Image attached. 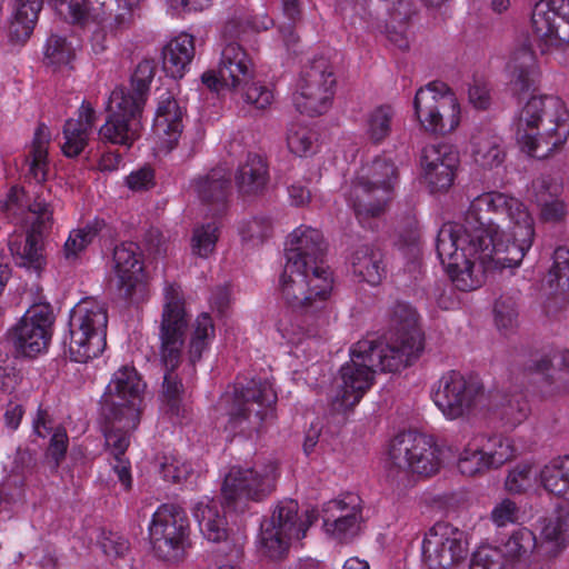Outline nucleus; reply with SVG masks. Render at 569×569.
I'll list each match as a JSON object with an SVG mask.
<instances>
[{
  "label": "nucleus",
  "instance_id": "nucleus-33",
  "mask_svg": "<svg viewBox=\"0 0 569 569\" xmlns=\"http://www.w3.org/2000/svg\"><path fill=\"white\" fill-rule=\"evenodd\" d=\"M100 413L106 446L110 455L113 459L124 458L130 446L131 432L138 428L140 417H137V421L131 426V421H127V415L114 412L113 406L102 407Z\"/></svg>",
  "mask_w": 569,
  "mask_h": 569
},
{
  "label": "nucleus",
  "instance_id": "nucleus-13",
  "mask_svg": "<svg viewBox=\"0 0 569 569\" xmlns=\"http://www.w3.org/2000/svg\"><path fill=\"white\" fill-rule=\"evenodd\" d=\"M299 505L296 500L279 501L270 519L260 526V545L266 556L280 559L289 549L290 540L306 537L309 527L318 519L316 510H307L305 519L298 515Z\"/></svg>",
  "mask_w": 569,
  "mask_h": 569
},
{
  "label": "nucleus",
  "instance_id": "nucleus-30",
  "mask_svg": "<svg viewBox=\"0 0 569 569\" xmlns=\"http://www.w3.org/2000/svg\"><path fill=\"white\" fill-rule=\"evenodd\" d=\"M485 410L499 420L505 429L512 430L528 418L531 409L527 395L522 390H515L490 391L486 395Z\"/></svg>",
  "mask_w": 569,
  "mask_h": 569
},
{
  "label": "nucleus",
  "instance_id": "nucleus-62",
  "mask_svg": "<svg viewBox=\"0 0 569 569\" xmlns=\"http://www.w3.org/2000/svg\"><path fill=\"white\" fill-rule=\"evenodd\" d=\"M495 321L498 328H511L517 321L518 312L516 305L510 299L499 298L493 308Z\"/></svg>",
  "mask_w": 569,
  "mask_h": 569
},
{
  "label": "nucleus",
  "instance_id": "nucleus-43",
  "mask_svg": "<svg viewBox=\"0 0 569 569\" xmlns=\"http://www.w3.org/2000/svg\"><path fill=\"white\" fill-rule=\"evenodd\" d=\"M472 440L479 446L480 452L492 469L499 468L515 456V447L511 440L502 435L479 433Z\"/></svg>",
  "mask_w": 569,
  "mask_h": 569
},
{
  "label": "nucleus",
  "instance_id": "nucleus-50",
  "mask_svg": "<svg viewBox=\"0 0 569 569\" xmlns=\"http://www.w3.org/2000/svg\"><path fill=\"white\" fill-rule=\"evenodd\" d=\"M318 133L308 126L292 123L287 133L289 150L298 157H307L316 152Z\"/></svg>",
  "mask_w": 569,
  "mask_h": 569
},
{
  "label": "nucleus",
  "instance_id": "nucleus-31",
  "mask_svg": "<svg viewBox=\"0 0 569 569\" xmlns=\"http://www.w3.org/2000/svg\"><path fill=\"white\" fill-rule=\"evenodd\" d=\"M509 89L518 99L536 90L539 68L531 46L522 43L516 48L508 63Z\"/></svg>",
  "mask_w": 569,
  "mask_h": 569
},
{
  "label": "nucleus",
  "instance_id": "nucleus-54",
  "mask_svg": "<svg viewBox=\"0 0 569 569\" xmlns=\"http://www.w3.org/2000/svg\"><path fill=\"white\" fill-rule=\"evenodd\" d=\"M458 469L462 475L472 477L492 469V467L480 452L479 446L471 439L459 456Z\"/></svg>",
  "mask_w": 569,
  "mask_h": 569
},
{
  "label": "nucleus",
  "instance_id": "nucleus-20",
  "mask_svg": "<svg viewBox=\"0 0 569 569\" xmlns=\"http://www.w3.org/2000/svg\"><path fill=\"white\" fill-rule=\"evenodd\" d=\"M463 531L450 523L437 522L425 535L421 551L428 569H448L468 555Z\"/></svg>",
  "mask_w": 569,
  "mask_h": 569
},
{
  "label": "nucleus",
  "instance_id": "nucleus-45",
  "mask_svg": "<svg viewBox=\"0 0 569 569\" xmlns=\"http://www.w3.org/2000/svg\"><path fill=\"white\" fill-rule=\"evenodd\" d=\"M157 71V62L154 59L141 60L131 74L130 84L131 91H126L123 94L130 97L139 108L143 109L150 92V84Z\"/></svg>",
  "mask_w": 569,
  "mask_h": 569
},
{
  "label": "nucleus",
  "instance_id": "nucleus-32",
  "mask_svg": "<svg viewBox=\"0 0 569 569\" xmlns=\"http://www.w3.org/2000/svg\"><path fill=\"white\" fill-rule=\"evenodd\" d=\"M186 112V107L181 106L170 91H164L158 97L153 129L159 137L164 139L169 150L178 144L183 130Z\"/></svg>",
  "mask_w": 569,
  "mask_h": 569
},
{
  "label": "nucleus",
  "instance_id": "nucleus-19",
  "mask_svg": "<svg viewBox=\"0 0 569 569\" xmlns=\"http://www.w3.org/2000/svg\"><path fill=\"white\" fill-rule=\"evenodd\" d=\"M254 79V63L247 50L236 41L227 42L220 53L214 70L201 76L202 83L210 90L237 91L241 86Z\"/></svg>",
  "mask_w": 569,
  "mask_h": 569
},
{
  "label": "nucleus",
  "instance_id": "nucleus-29",
  "mask_svg": "<svg viewBox=\"0 0 569 569\" xmlns=\"http://www.w3.org/2000/svg\"><path fill=\"white\" fill-rule=\"evenodd\" d=\"M519 357L522 366V381L537 383V389L543 397L560 391L550 370L552 369V361L559 359L561 369L569 371V350L555 353L552 357L550 353L528 350Z\"/></svg>",
  "mask_w": 569,
  "mask_h": 569
},
{
  "label": "nucleus",
  "instance_id": "nucleus-14",
  "mask_svg": "<svg viewBox=\"0 0 569 569\" xmlns=\"http://www.w3.org/2000/svg\"><path fill=\"white\" fill-rule=\"evenodd\" d=\"M413 109L420 127L430 134L445 136L460 124V104L445 82L432 81L418 89Z\"/></svg>",
  "mask_w": 569,
  "mask_h": 569
},
{
  "label": "nucleus",
  "instance_id": "nucleus-28",
  "mask_svg": "<svg viewBox=\"0 0 569 569\" xmlns=\"http://www.w3.org/2000/svg\"><path fill=\"white\" fill-rule=\"evenodd\" d=\"M200 202L213 217L223 216L230 206L231 173L223 166H217L196 176L190 183Z\"/></svg>",
  "mask_w": 569,
  "mask_h": 569
},
{
  "label": "nucleus",
  "instance_id": "nucleus-9",
  "mask_svg": "<svg viewBox=\"0 0 569 569\" xmlns=\"http://www.w3.org/2000/svg\"><path fill=\"white\" fill-rule=\"evenodd\" d=\"M108 307L93 297L81 299L70 311L68 351L71 361L86 363L107 347Z\"/></svg>",
  "mask_w": 569,
  "mask_h": 569
},
{
  "label": "nucleus",
  "instance_id": "nucleus-27",
  "mask_svg": "<svg viewBox=\"0 0 569 569\" xmlns=\"http://www.w3.org/2000/svg\"><path fill=\"white\" fill-rule=\"evenodd\" d=\"M361 499L348 493L323 505L322 525L326 532L340 542L352 539L359 531L362 519Z\"/></svg>",
  "mask_w": 569,
  "mask_h": 569
},
{
  "label": "nucleus",
  "instance_id": "nucleus-17",
  "mask_svg": "<svg viewBox=\"0 0 569 569\" xmlns=\"http://www.w3.org/2000/svg\"><path fill=\"white\" fill-rule=\"evenodd\" d=\"M109 114L99 130L103 143H111L130 149L140 138L143 109L123 94L122 89H114L108 101Z\"/></svg>",
  "mask_w": 569,
  "mask_h": 569
},
{
  "label": "nucleus",
  "instance_id": "nucleus-53",
  "mask_svg": "<svg viewBox=\"0 0 569 569\" xmlns=\"http://www.w3.org/2000/svg\"><path fill=\"white\" fill-rule=\"evenodd\" d=\"M237 91H241V98L244 103L258 111L268 109L274 100L273 90L260 81L251 80L248 84L241 86Z\"/></svg>",
  "mask_w": 569,
  "mask_h": 569
},
{
  "label": "nucleus",
  "instance_id": "nucleus-26",
  "mask_svg": "<svg viewBox=\"0 0 569 569\" xmlns=\"http://www.w3.org/2000/svg\"><path fill=\"white\" fill-rule=\"evenodd\" d=\"M420 164L422 179L430 192H443L456 179L459 152L449 143L429 144L422 149Z\"/></svg>",
  "mask_w": 569,
  "mask_h": 569
},
{
  "label": "nucleus",
  "instance_id": "nucleus-56",
  "mask_svg": "<svg viewBox=\"0 0 569 569\" xmlns=\"http://www.w3.org/2000/svg\"><path fill=\"white\" fill-rule=\"evenodd\" d=\"M68 447L69 438L67 430L62 426L56 427L44 452L46 459L49 461L52 470L57 471L62 461L66 459Z\"/></svg>",
  "mask_w": 569,
  "mask_h": 569
},
{
  "label": "nucleus",
  "instance_id": "nucleus-52",
  "mask_svg": "<svg viewBox=\"0 0 569 569\" xmlns=\"http://www.w3.org/2000/svg\"><path fill=\"white\" fill-rule=\"evenodd\" d=\"M162 478L176 485H183L191 480L194 475L193 465L180 456L166 457L161 465Z\"/></svg>",
  "mask_w": 569,
  "mask_h": 569
},
{
  "label": "nucleus",
  "instance_id": "nucleus-49",
  "mask_svg": "<svg viewBox=\"0 0 569 569\" xmlns=\"http://www.w3.org/2000/svg\"><path fill=\"white\" fill-rule=\"evenodd\" d=\"M541 537L545 543L551 545L550 551L559 552L565 549L569 542V512H560L547 519Z\"/></svg>",
  "mask_w": 569,
  "mask_h": 569
},
{
  "label": "nucleus",
  "instance_id": "nucleus-25",
  "mask_svg": "<svg viewBox=\"0 0 569 569\" xmlns=\"http://www.w3.org/2000/svg\"><path fill=\"white\" fill-rule=\"evenodd\" d=\"M57 12L64 20L87 27L90 23L110 32H118L130 27L132 22V8H123L122 12L117 14L108 13L104 3L98 10L92 7L90 0H53Z\"/></svg>",
  "mask_w": 569,
  "mask_h": 569
},
{
  "label": "nucleus",
  "instance_id": "nucleus-37",
  "mask_svg": "<svg viewBox=\"0 0 569 569\" xmlns=\"http://www.w3.org/2000/svg\"><path fill=\"white\" fill-rule=\"evenodd\" d=\"M56 8L53 0H49ZM43 0H14L13 16L9 27V40L23 44L31 37L42 9Z\"/></svg>",
  "mask_w": 569,
  "mask_h": 569
},
{
  "label": "nucleus",
  "instance_id": "nucleus-23",
  "mask_svg": "<svg viewBox=\"0 0 569 569\" xmlns=\"http://www.w3.org/2000/svg\"><path fill=\"white\" fill-rule=\"evenodd\" d=\"M536 547L535 533L521 527L513 530L500 548L480 546L472 553L469 569H503L506 561L525 562Z\"/></svg>",
  "mask_w": 569,
  "mask_h": 569
},
{
  "label": "nucleus",
  "instance_id": "nucleus-2",
  "mask_svg": "<svg viewBox=\"0 0 569 569\" xmlns=\"http://www.w3.org/2000/svg\"><path fill=\"white\" fill-rule=\"evenodd\" d=\"M326 247L320 230L300 226L286 242V259L280 276V292L288 310L277 329L288 343L299 345L316 338L328 322L327 301L332 291V272L323 263Z\"/></svg>",
  "mask_w": 569,
  "mask_h": 569
},
{
  "label": "nucleus",
  "instance_id": "nucleus-7",
  "mask_svg": "<svg viewBox=\"0 0 569 569\" xmlns=\"http://www.w3.org/2000/svg\"><path fill=\"white\" fill-rule=\"evenodd\" d=\"M398 178V168L385 154L362 163L356 172L346 199L362 228L375 230L378 227L393 197Z\"/></svg>",
  "mask_w": 569,
  "mask_h": 569
},
{
  "label": "nucleus",
  "instance_id": "nucleus-47",
  "mask_svg": "<svg viewBox=\"0 0 569 569\" xmlns=\"http://www.w3.org/2000/svg\"><path fill=\"white\" fill-rule=\"evenodd\" d=\"M552 264L548 270L547 282L557 295L569 291V248L558 246L552 253Z\"/></svg>",
  "mask_w": 569,
  "mask_h": 569
},
{
  "label": "nucleus",
  "instance_id": "nucleus-18",
  "mask_svg": "<svg viewBox=\"0 0 569 569\" xmlns=\"http://www.w3.org/2000/svg\"><path fill=\"white\" fill-rule=\"evenodd\" d=\"M531 32L542 53L569 43V0H538L531 11Z\"/></svg>",
  "mask_w": 569,
  "mask_h": 569
},
{
  "label": "nucleus",
  "instance_id": "nucleus-8",
  "mask_svg": "<svg viewBox=\"0 0 569 569\" xmlns=\"http://www.w3.org/2000/svg\"><path fill=\"white\" fill-rule=\"evenodd\" d=\"M277 395L268 378L238 377L231 406L228 410L226 431L232 437L250 436L273 415Z\"/></svg>",
  "mask_w": 569,
  "mask_h": 569
},
{
  "label": "nucleus",
  "instance_id": "nucleus-1",
  "mask_svg": "<svg viewBox=\"0 0 569 569\" xmlns=\"http://www.w3.org/2000/svg\"><path fill=\"white\" fill-rule=\"evenodd\" d=\"M535 234L533 218L518 198L489 191L470 202L463 224H442L436 251L455 287L467 292L481 287L489 270L518 267Z\"/></svg>",
  "mask_w": 569,
  "mask_h": 569
},
{
  "label": "nucleus",
  "instance_id": "nucleus-5",
  "mask_svg": "<svg viewBox=\"0 0 569 569\" xmlns=\"http://www.w3.org/2000/svg\"><path fill=\"white\" fill-rule=\"evenodd\" d=\"M188 325L189 317L180 286L166 283L159 327L160 361L166 369L161 399L166 412L176 418L183 413L182 393L184 388L181 379L176 375V370L181 363Z\"/></svg>",
  "mask_w": 569,
  "mask_h": 569
},
{
  "label": "nucleus",
  "instance_id": "nucleus-11",
  "mask_svg": "<svg viewBox=\"0 0 569 569\" xmlns=\"http://www.w3.org/2000/svg\"><path fill=\"white\" fill-rule=\"evenodd\" d=\"M431 397L448 420L467 418L486 407V391L480 378L458 370L446 371L435 385Z\"/></svg>",
  "mask_w": 569,
  "mask_h": 569
},
{
  "label": "nucleus",
  "instance_id": "nucleus-15",
  "mask_svg": "<svg viewBox=\"0 0 569 569\" xmlns=\"http://www.w3.org/2000/svg\"><path fill=\"white\" fill-rule=\"evenodd\" d=\"M337 79L333 68L325 57H317L305 64L297 81L292 102L301 114L317 117L326 113L336 91Z\"/></svg>",
  "mask_w": 569,
  "mask_h": 569
},
{
  "label": "nucleus",
  "instance_id": "nucleus-46",
  "mask_svg": "<svg viewBox=\"0 0 569 569\" xmlns=\"http://www.w3.org/2000/svg\"><path fill=\"white\" fill-rule=\"evenodd\" d=\"M395 114L390 104L376 107L368 113L365 132L372 144H381L390 136Z\"/></svg>",
  "mask_w": 569,
  "mask_h": 569
},
{
  "label": "nucleus",
  "instance_id": "nucleus-24",
  "mask_svg": "<svg viewBox=\"0 0 569 569\" xmlns=\"http://www.w3.org/2000/svg\"><path fill=\"white\" fill-rule=\"evenodd\" d=\"M146 383L133 367H122L117 370L107 387L101 400V408L113 406L114 412L127 415L131 426L141 415L142 395Z\"/></svg>",
  "mask_w": 569,
  "mask_h": 569
},
{
  "label": "nucleus",
  "instance_id": "nucleus-44",
  "mask_svg": "<svg viewBox=\"0 0 569 569\" xmlns=\"http://www.w3.org/2000/svg\"><path fill=\"white\" fill-rule=\"evenodd\" d=\"M216 336V328L208 312L200 313L193 323V330L188 346L189 361L196 366L202 358V353L210 348Z\"/></svg>",
  "mask_w": 569,
  "mask_h": 569
},
{
  "label": "nucleus",
  "instance_id": "nucleus-64",
  "mask_svg": "<svg viewBox=\"0 0 569 569\" xmlns=\"http://www.w3.org/2000/svg\"><path fill=\"white\" fill-rule=\"evenodd\" d=\"M154 184V171L150 167H143L132 171L127 177V186L133 191L148 190Z\"/></svg>",
  "mask_w": 569,
  "mask_h": 569
},
{
  "label": "nucleus",
  "instance_id": "nucleus-16",
  "mask_svg": "<svg viewBox=\"0 0 569 569\" xmlns=\"http://www.w3.org/2000/svg\"><path fill=\"white\" fill-rule=\"evenodd\" d=\"M28 211L30 228L26 234H12L8 240V247L17 266L39 271L44 263L42 238L53 222V209L43 190L37 193Z\"/></svg>",
  "mask_w": 569,
  "mask_h": 569
},
{
  "label": "nucleus",
  "instance_id": "nucleus-41",
  "mask_svg": "<svg viewBox=\"0 0 569 569\" xmlns=\"http://www.w3.org/2000/svg\"><path fill=\"white\" fill-rule=\"evenodd\" d=\"M551 183L545 179H536L532 181L530 196L532 200L541 207L540 216L546 222H559L566 217V204L563 201L553 199L555 192L551 191Z\"/></svg>",
  "mask_w": 569,
  "mask_h": 569
},
{
  "label": "nucleus",
  "instance_id": "nucleus-21",
  "mask_svg": "<svg viewBox=\"0 0 569 569\" xmlns=\"http://www.w3.org/2000/svg\"><path fill=\"white\" fill-rule=\"evenodd\" d=\"M52 323L53 318L49 306H32L9 330L8 340L18 355L34 357L47 349L51 339Z\"/></svg>",
  "mask_w": 569,
  "mask_h": 569
},
{
  "label": "nucleus",
  "instance_id": "nucleus-38",
  "mask_svg": "<svg viewBox=\"0 0 569 569\" xmlns=\"http://www.w3.org/2000/svg\"><path fill=\"white\" fill-rule=\"evenodd\" d=\"M472 157L477 164L492 169L502 164L506 158L502 138L490 130L472 136Z\"/></svg>",
  "mask_w": 569,
  "mask_h": 569
},
{
  "label": "nucleus",
  "instance_id": "nucleus-63",
  "mask_svg": "<svg viewBox=\"0 0 569 569\" xmlns=\"http://www.w3.org/2000/svg\"><path fill=\"white\" fill-rule=\"evenodd\" d=\"M469 102L478 110H487L491 104L490 88L480 79H473L468 89Z\"/></svg>",
  "mask_w": 569,
  "mask_h": 569
},
{
  "label": "nucleus",
  "instance_id": "nucleus-35",
  "mask_svg": "<svg viewBox=\"0 0 569 569\" xmlns=\"http://www.w3.org/2000/svg\"><path fill=\"white\" fill-rule=\"evenodd\" d=\"M238 192L242 197L258 196L263 192L269 181L266 159L257 153H248L234 174Z\"/></svg>",
  "mask_w": 569,
  "mask_h": 569
},
{
  "label": "nucleus",
  "instance_id": "nucleus-22",
  "mask_svg": "<svg viewBox=\"0 0 569 569\" xmlns=\"http://www.w3.org/2000/svg\"><path fill=\"white\" fill-rule=\"evenodd\" d=\"M114 272L121 296L131 303H140L148 296L143 280V252L133 241H123L113 249Z\"/></svg>",
  "mask_w": 569,
  "mask_h": 569
},
{
  "label": "nucleus",
  "instance_id": "nucleus-12",
  "mask_svg": "<svg viewBox=\"0 0 569 569\" xmlns=\"http://www.w3.org/2000/svg\"><path fill=\"white\" fill-rule=\"evenodd\" d=\"M148 538L156 558L167 562L183 559L190 546V521L177 503H161L148 526Z\"/></svg>",
  "mask_w": 569,
  "mask_h": 569
},
{
  "label": "nucleus",
  "instance_id": "nucleus-34",
  "mask_svg": "<svg viewBox=\"0 0 569 569\" xmlns=\"http://www.w3.org/2000/svg\"><path fill=\"white\" fill-rule=\"evenodd\" d=\"M353 274L372 287L379 286L387 277V266L383 253L371 244H361L353 250L350 257Z\"/></svg>",
  "mask_w": 569,
  "mask_h": 569
},
{
  "label": "nucleus",
  "instance_id": "nucleus-40",
  "mask_svg": "<svg viewBox=\"0 0 569 569\" xmlns=\"http://www.w3.org/2000/svg\"><path fill=\"white\" fill-rule=\"evenodd\" d=\"M539 480L546 491L569 501V455L558 456L546 463Z\"/></svg>",
  "mask_w": 569,
  "mask_h": 569
},
{
  "label": "nucleus",
  "instance_id": "nucleus-57",
  "mask_svg": "<svg viewBox=\"0 0 569 569\" xmlns=\"http://www.w3.org/2000/svg\"><path fill=\"white\" fill-rule=\"evenodd\" d=\"M272 232V223L267 216H257L249 220H243L239 226V233L243 241L262 242L269 238Z\"/></svg>",
  "mask_w": 569,
  "mask_h": 569
},
{
  "label": "nucleus",
  "instance_id": "nucleus-4",
  "mask_svg": "<svg viewBox=\"0 0 569 569\" xmlns=\"http://www.w3.org/2000/svg\"><path fill=\"white\" fill-rule=\"evenodd\" d=\"M278 466L274 461L254 465L251 468L231 467L223 479L221 496L223 506L214 499H202L193 507V517L202 536L212 542L228 538V521L223 508L243 511L246 502H259L276 487Z\"/></svg>",
  "mask_w": 569,
  "mask_h": 569
},
{
  "label": "nucleus",
  "instance_id": "nucleus-10",
  "mask_svg": "<svg viewBox=\"0 0 569 569\" xmlns=\"http://www.w3.org/2000/svg\"><path fill=\"white\" fill-rule=\"evenodd\" d=\"M441 449L432 436L408 430L396 435L388 448L389 473L436 475L441 467Z\"/></svg>",
  "mask_w": 569,
  "mask_h": 569
},
{
  "label": "nucleus",
  "instance_id": "nucleus-55",
  "mask_svg": "<svg viewBox=\"0 0 569 569\" xmlns=\"http://www.w3.org/2000/svg\"><path fill=\"white\" fill-rule=\"evenodd\" d=\"M44 57L49 64L67 66L74 58V49L64 37L52 34L47 41Z\"/></svg>",
  "mask_w": 569,
  "mask_h": 569
},
{
  "label": "nucleus",
  "instance_id": "nucleus-59",
  "mask_svg": "<svg viewBox=\"0 0 569 569\" xmlns=\"http://www.w3.org/2000/svg\"><path fill=\"white\" fill-rule=\"evenodd\" d=\"M247 26H250L251 28L256 29L257 31L260 30H268L273 26V20L269 17H264L260 24L257 23V21L253 20H244L239 17H232L226 21V23L222 27L221 33L222 37L226 40L232 41L233 39H237L240 37L242 32H244Z\"/></svg>",
  "mask_w": 569,
  "mask_h": 569
},
{
  "label": "nucleus",
  "instance_id": "nucleus-36",
  "mask_svg": "<svg viewBox=\"0 0 569 569\" xmlns=\"http://www.w3.org/2000/svg\"><path fill=\"white\" fill-rule=\"evenodd\" d=\"M194 53V37L192 34L182 32L173 38L162 49V66L167 76L181 79L189 69Z\"/></svg>",
  "mask_w": 569,
  "mask_h": 569
},
{
  "label": "nucleus",
  "instance_id": "nucleus-60",
  "mask_svg": "<svg viewBox=\"0 0 569 569\" xmlns=\"http://www.w3.org/2000/svg\"><path fill=\"white\" fill-rule=\"evenodd\" d=\"M531 465H518L508 475L506 479V489L511 493H521L531 486Z\"/></svg>",
  "mask_w": 569,
  "mask_h": 569
},
{
  "label": "nucleus",
  "instance_id": "nucleus-51",
  "mask_svg": "<svg viewBox=\"0 0 569 569\" xmlns=\"http://www.w3.org/2000/svg\"><path fill=\"white\" fill-rule=\"evenodd\" d=\"M90 131L82 128L79 121L67 120L63 126L64 142L61 146L62 152L68 158L78 157L88 144Z\"/></svg>",
  "mask_w": 569,
  "mask_h": 569
},
{
  "label": "nucleus",
  "instance_id": "nucleus-58",
  "mask_svg": "<svg viewBox=\"0 0 569 569\" xmlns=\"http://www.w3.org/2000/svg\"><path fill=\"white\" fill-rule=\"evenodd\" d=\"M281 2L283 14L289 23L280 27V32L284 44L290 49L299 39L295 31V24L301 17V3L300 0H281Z\"/></svg>",
  "mask_w": 569,
  "mask_h": 569
},
{
  "label": "nucleus",
  "instance_id": "nucleus-42",
  "mask_svg": "<svg viewBox=\"0 0 569 569\" xmlns=\"http://www.w3.org/2000/svg\"><path fill=\"white\" fill-rule=\"evenodd\" d=\"M107 226L103 219L94 218L83 227L71 230L63 246L64 258L70 262L77 261Z\"/></svg>",
  "mask_w": 569,
  "mask_h": 569
},
{
  "label": "nucleus",
  "instance_id": "nucleus-61",
  "mask_svg": "<svg viewBox=\"0 0 569 569\" xmlns=\"http://www.w3.org/2000/svg\"><path fill=\"white\" fill-rule=\"evenodd\" d=\"M520 509L511 499H503L497 503L491 511V520L497 527L517 523Z\"/></svg>",
  "mask_w": 569,
  "mask_h": 569
},
{
  "label": "nucleus",
  "instance_id": "nucleus-48",
  "mask_svg": "<svg viewBox=\"0 0 569 569\" xmlns=\"http://www.w3.org/2000/svg\"><path fill=\"white\" fill-rule=\"evenodd\" d=\"M219 237L220 227L216 221L196 226L190 240L192 254L202 259L209 258L216 251Z\"/></svg>",
  "mask_w": 569,
  "mask_h": 569
},
{
  "label": "nucleus",
  "instance_id": "nucleus-39",
  "mask_svg": "<svg viewBox=\"0 0 569 569\" xmlns=\"http://www.w3.org/2000/svg\"><path fill=\"white\" fill-rule=\"evenodd\" d=\"M50 140V129L44 123H39L36 128L31 148L26 159L29 164L28 173L38 184H42L48 179V147Z\"/></svg>",
  "mask_w": 569,
  "mask_h": 569
},
{
  "label": "nucleus",
  "instance_id": "nucleus-6",
  "mask_svg": "<svg viewBox=\"0 0 569 569\" xmlns=\"http://www.w3.org/2000/svg\"><path fill=\"white\" fill-rule=\"evenodd\" d=\"M569 112L557 96H531L513 120L517 142L528 156L545 159L569 138Z\"/></svg>",
  "mask_w": 569,
  "mask_h": 569
},
{
  "label": "nucleus",
  "instance_id": "nucleus-3",
  "mask_svg": "<svg viewBox=\"0 0 569 569\" xmlns=\"http://www.w3.org/2000/svg\"><path fill=\"white\" fill-rule=\"evenodd\" d=\"M425 349L418 313L408 302L396 301L389 310L386 342L361 339L350 348V361L340 368L341 385L336 401L352 409L373 386L375 375L398 372L411 366Z\"/></svg>",
  "mask_w": 569,
  "mask_h": 569
}]
</instances>
